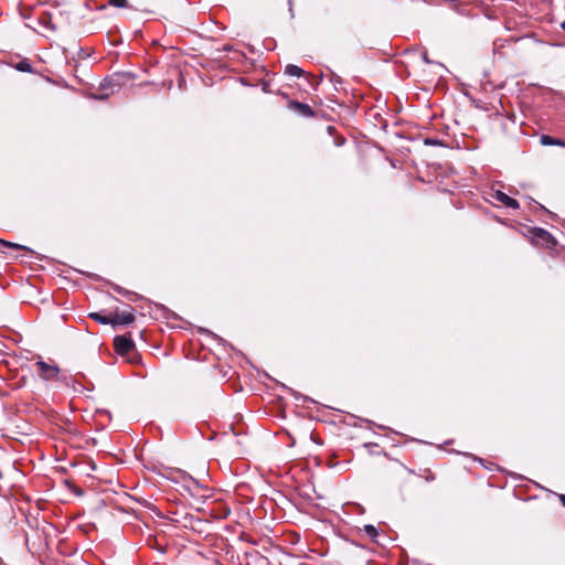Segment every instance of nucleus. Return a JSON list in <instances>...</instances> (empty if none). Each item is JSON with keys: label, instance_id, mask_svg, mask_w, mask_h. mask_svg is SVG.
<instances>
[{"label": "nucleus", "instance_id": "1", "mask_svg": "<svg viewBox=\"0 0 565 565\" xmlns=\"http://www.w3.org/2000/svg\"><path fill=\"white\" fill-rule=\"evenodd\" d=\"M115 352L120 356H126L129 363H137L139 361V355L136 352L135 342L132 341L130 334L117 335L114 339Z\"/></svg>", "mask_w": 565, "mask_h": 565}, {"label": "nucleus", "instance_id": "2", "mask_svg": "<svg viewBox=\"0 0 565 565\" xmlns=\"http://www.w3.org/2000/svg\"><path fill=\"white\" fill-rule=\"evenodd\" d=\"M35 365L38 367V375L41 380L46 382L54 380L67 384V376L62 374L61 369L56 363H49L39 358Z\"/></svg>", "mask_w": 565, "mask_h": 565}, {"label": "nucleus", "instance_id": "3", "mask_svg": "<svg viewBox=\"0 0 565 565\" xmlns=\"http://www.w3.org/2000/svg\"><path fill=\"white\" fill-rule=\"evenodd\" d=\"M529 235L532 243L536 246L552 249L556 246L557 242L546 230L541 227H531Z\"/></svg>", "mask_w": 565, "mask_h": 565}, {"label": "nucleus", "instance_id": "4", "mask_svg": "<svg viewBox=\"0 0 565 565\" xmlns=\"http://www.w3.org/2000/svg\"><path fill=\"white\" fill-rule=\"evenodd\" d=\"M288 107L302 117L310 118L315 116L313 109L308 104L300 103L298 100H290Z\"/></svg>", "mask_w": 565, "mask_h": 565}, {"label": "nucleus", "instance_id": "5", "mask_svg": "<svg viewBox=\"0 0 565 565\" xmlns=\"http://www.w3.org/2000/svg\"><path fill=\"white\" fill-rule=\"evenodd\" d=\"M492 198L510 209H518L520 206L519 202L515 199L509 196L508 194L500 190L494 191Z\"/></svg>", "mask_w": 565, "mask_h": 565}, {"label": "nucleus", "instance_id": "6", "mask_svg": "<svg viewBox=\"0 0 565 565\" xmlns=\"http://www.w3.org/2000/svg\"><path fill=\"white\" fill-rule=\"evenodd\" d=\"M113 319V327L116 326H126L130 324L135 321V316L132 312H116Z\"/></svg>", "mask_w": 565, "mask_h": 565}, {"label": "nucleus", "instance_id": "7", "mask_svg": "<svg viewBox=\"0 0 565 565\" xmlns=\"http://www.w3.org/2000/svg\"><path fill=\"white\" fill-rule=\"evenodd\" d=\"M90 319L94 321L100 323V324H111L113 326V319L109 316L103 315L102 312H90L88 315Z\"/></svg>", "mask_w": 565, "mask_h": 565}, {"label": "nucleus", "instance_id": "8", "mask_svg": "<svg viewBox=\"0 0 565 565\" xmlns=\"http://www.w3.org/2000/svg\"><path fill=\"white\" fill-rule=\"evenodd\" d=\"M540 141L543 146H561V147H565V141H563L562 139H556V138H553L548 135H542L541 138H540Z\"/></svg>", "mask_w": 565, "mask_h": 565}, {"label": "nucleus", "instance_id": "9", "mask_svg": "<svg viewBox=\"0 0 565 565\" xmlns=\"http://www.w3.org/2000/svg\"><path fill=\"white\" fill-rule=\"evenodd\" d=\"M114 290L122 296H126L128 297L130 300L132 301H136L138 299H141V296H139L138 294H135V292H131L118 285L114 286Z\"/></svg>", "mask_w": 565, "mask_h": 565}, {"label": "nucleus", "instance_id": "10", "mask_svg": "<svg viewBox=\"0 0 565 565\" xmlns=\"http://www.w3.org/2000/svg\"><path fill=\"white\" fill-rule=\"evenodd\" d=\"M285 74L289 76L300 77L303 75V70L295 64H288L285 67Z\"/></svg>", "mask_w": 565, "mask_h": 565}, {"label": "nucleus", "instance_id": "11", "mask_svg": "<svg viewBox=\"0 0 565 565\" xmlns=\"http://www.w3.org/2000/svg\"><path fill=\"white\" fill-rule=\"evenodd\" d=\"M364 532L374 541L376 542V536L379 535V532L376 527L372 524L364 525Z\"/></svg>", "mask_w": 565, "mask_h": 565}, {"label": "nucleus", "instance_id": "12", "mask_svg": "<svg viewBox=\"0 0 565 565\" xmlns=\"http://www.w3.org/2000/svg\"><path fill=\"white\" fill-rule=\"evenodd\" d=\"M17 70H19L21 72H25V73H31L32 72V66H31V64L28 61H21L17 65Z\"/></svg>", "mask_w": 565, "mask_h": 565}, {"label": "nucleus", "instance_id": "13", "mask_svg": "<svg viewBox=\"0 0 565 565\" xmlns=\"http://www.w3.org/2000/svg\"><path fill=\"white\" fill-rule=\"evenodd\" d=\"M40 23L45 26L46 29H50V30H55V26L52 24V21H51V18L50 17H43V18H40Z\"/></svg>", "mask_w": 565, "mask_h": 565}, {"label": "nucleus", "instance_id": "14", "mask_svg": "<svg viewBox=\"0 0 565 565\" xmlns=\"http://www.w3.org/2000/svg\"><path fill=\"white\" fill-rule=\"evenodd\" d=\"M0 243L4 246H8L10 248H14V249H28L25 246L23 245H20V244H17V243H11V242H8V241H3V239H0Z\"/></svg>", "mask_w": 565, "mask_h": 565}, {"label": "nucleus", "instance_id": "15", "mask_svg": "<svg viewBox=\"0 0 565 565\" xmlns=\"http://www.w3.org/2000/svg\"><path fill=\"white\" fill-rule=\"evenodd\" d=\"M109 6H113L115 8H126L127 0H109Z\"/></svg>", "mask_w": 565, "mask_h": 565}, {"label": "nucleus", "instance_id": "16", "mask_svg": "<svg viewBox=\"0 0 565 565\" xmlns=\"http://www.w3.org/2000/svg\"><path fill=\"white\" fill-rule=\"evenodd\" d=\"M425 145L436 146L441 145V142L438 139L427 138L425 139Z\"/></svg>", "mask_w": 565, "mask_h": 565}, {"label": "nucleus", "instance_id": "17", "mask_svg": "<svg viewBox=\"0 0 565 565\" xmlns=\"http://www.w3.org/2000/svg\"><path fill=\"white\" fill-rule=\"evenodd\" d=\"M110 86V81L108 78H105L102 83H100V87L102 88H107Z\"/></svg>", "mask_w": 565, "mask_h": 565}, {"label": "nucleus", "instance_id": "18", "mask_svg": "<svg viewBox=\"0 0 565 565\" xmlns=\"http://www.w3.org/2000/svg\"><path fill=\"white\" fill-rule=\"evenodd\" d=\"M345 142V139L343 137H340L335 140L337 146H342Z\"/></svg>", "mask_w": 565, "mask_h": 565}, {"label": "nucleus", "instance_id": "19", "mask_svg": "<svg viewBox=\"0 0 565 565\" xmlns=\"http://www.w3.org/2000/svg\"><path fill=\"white\" fill-rule=\"evenodd\" d=\"M423 61H424L425 63H427V64H429V63H430V60L428 58L427 53H424V54H423Z\"/></svg>", "mask_w": 565, "mask_h": 565}, {"label": "nucleus", "instance_id": "20", "mask_svg": "<svg viewBox=\"0 0 565 565\" xmlns=\"http://www.w3.org/2000/svg\"><path fill=\"white\" fill-rule=\"evenodd\" d=\"M559 501L565 507V494H559Z\"/></svg>", "mask_w": 565, "mask_h": 565}, {"label": "nucleus", "instance_id": "21", "mask_svg": "<svg viewBox=\"0 0 565 565\" xmlns=\"http://www.w3.org/2000/svg\"><path fill=\"white\" fill-rule=\"evenodd\" d=\"M333 129H334V128H333L332 126H329V127H328V131H329V134H331Z\"/></svg>", "mask_w": 565, "mask_h": 565}, {"label": "nucleus", "instance_id": "22", "mask_svg": "<svg viewBox=\"0 0 565 565\" xmlns=\"http://www.w3.org/2000/svg\"><path fill=\"white\" fill-rule=\"evenodd\" d=\"M561 26L565 31V21L561 24Z\"/></svg>", "mask_w": 565, "mask_h": 565}, {"label": "nucleus", "instance_id": "23", "mask_svg": "<svg viewBox=\"0 0 565 565\" xmlns=\"http://www.w3.org/2000/svg\"><path fill=\"white\" fill-rule=\"evenodd\" d=\"M103 413H105V414H107L108 416H110L109 411H103Z\"/></svg>", "mask_w": 565, "mask_h": 565}]
</instances>
